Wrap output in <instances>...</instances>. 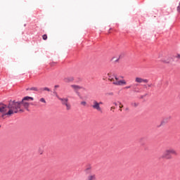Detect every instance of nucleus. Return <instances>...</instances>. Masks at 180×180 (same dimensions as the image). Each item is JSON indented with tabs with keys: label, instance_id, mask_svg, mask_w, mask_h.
<instances>
[{
	"label": "nucleus",
	"instance_id": "obj_1",
	"mask_svg": "<svg viewBox=\"0 0 180 180\" xmlns=\"http://www.w3.org/2000/svg\"><path fill=\"white\" fill-rule=\"evenodd\" d=\"M34 98L30 96H25L22 98L21 102H18L16 101H10L8 105L5 104H0V106H6V112H9V110H12L13 113L10 115H4V116H7V117H11L12 115H15V113H18V112H23L22 110L20 109V105H22L25 109L29 108V103L26 101H34Z\"/></svg>",
	"mask_w": 180,
	"mask_h": 180
},
{
	"label": "nucleus",
	"instance_id": "obj_2",
	"mask_svg": "<svg viewBox=\"0 0 180 180\" xmlns=\"http://www.w3.org/2000/svg\"><path fill=\"white\" fill-rule=\"evenodd\" d=\"M108 79L110 82H112L113 85H116L117 86H123L124 85H127V82L124 79L119 80V77L117 76L112 77L110 73L108 74Z\"/></svg>",
	"mask_w": 180,
	"mask_h": 180
},
{
	"label": "nucleus",
	"instance_id": "obj_3",
	"mask_svg": "<svg viewBox=\"0 0 180 180\" xmlns=\"http://www.w3.org/2000/svg\"><path fill=\"white\" fill-rule=\"evenodd\" d=\"M158 58H159L160 61L164 64H169V63H172V56L167 53H160Z\"/></svg>",
	"mask_w": 180,
	"mask_h": 180
},
{
	"label": "nucleus",
	"instance_id": "obj_4",
	"mask_svg": "<svg viewBox=\"0 0 180 180\" xmlns=\"http://www.w3.org/2000/svg\"><path fill=\"white\" fill-rule=\"evenodd\" d=\"M172 155H178V152L174 148L166 149L162 155V158H165L166 160H171Z\"/></svg>",
	"mask_w": 180,
	"mask_h": 180
},
{
	"label": "nucleus",
	"instance_id": "obj_5",
	"mask_svg": "<svg viewBox=\"0 0 180 180\" xmlns=\"http://www.w3.org/2000/svg\"><path fill=\"white\" fill-rule=\"evenodd\" d=\"M13 113V111L11 110H9V111H6V105H0V117H4L5 115H7L8 116H11Z\"/></svg>",
	"mask_w": 180,
	"mask_h": 180
},
{
	"label": "nucleus",
	"instance_id": "obj_6",
	"mask_svg": "<svg viewBox=\"0 0 180 180\" xmlns=\"http://www.w3.org/2000/svg\"><path fill=\"white\" fill-rule=\"evenodd\" d=\"M58 99L60 101L62 105L63 106H65L66 110H70L71 109V104L68 102V98H60L58 97Z\"/></svg>",
	"mask_w": 180,
	"mask_h": 180
},
{
	"label": "nucleus",
	"instance_id": "obj_7",
	"mask_svg": "<svg viewBox=\"0 0 180 180\" xmlns=\"http://www.w3.org/2000/svg\"><path fill=\"white\" fill-rule=\"evenodd\" d=\"M91 108H93V109H96V110H98V112H101V110H102V108H101L100 103H98V101H93Z\"/></svg>",
	"mask_w": 180,
	"mask_h": 180
},
{
	"label": "nucleus",
	"instance_id": "obj_8",
	"mask_svg": "<svg viewBox=\"0 0 180 180\" xmlns=\"http://www.w3.org/2000/svg\"><path fill=\"white\" fill-rule=\"evenodd\" d=\"M135 82H137L138 84H148V79H143L141 77H136Z\"/></svg>",
	"mask_w": 180,
	"mask_h": 180
},
{
	"label": "nucleus",
	"instance_id": "obj_9",
	"mask_svg": "<svg viewBox=\"0 0 180 180\" xmlns=\"http://www.w3.org/2000/svg\"><path fill=\"white\" fill-rule=\"evenodd\" d=\"M74 81V77H67L64 78V82L69 83L72 82Z\"/></svg>",
	"mask_w": 180,
	"mask_h": 180
},
{
	"label": "nucleus",
	"instance_id": "obj_10",
	"mask_svg": "<svg viewBox=\"0 0 180 180\" xmlns=\"http://www.w3.org/2000/svg\"><path fill=\"white\" fill-rule=\"evenodd\" d=\"M71 88L74 89V91H78L79 89H82V87H81L79 85H76V84H72L70 85Z\"/></svg>",
	"mask_w": 180,
	"mask_h": 180
},
{
	"label": "nucleus",
	"instance_id": "obj_11",
	"mask_svg": "<svg viewBox=\"0 0 180 180\" xmlns=\"http://www.w3.org/2000/svg\"><path fill=\"white\" fill-rule=\"evenodd\" d=\"M27 91H35L36 92H37V91H39V89H37V87H32L30 89H27Z\"/></svg>",
	"mask_w": 180,
	"mask_h": 180
},
{
	"label": "nucleus",
	"instance_id": "obj_12",
	"mask_svg": "<svg viewBox=\"0 0 180 180\" xmlns=\"http://www.w3.org/2000/svg\"><path fill=\"white\" fill-rule=\"evenodd\" d=\"M131 106L137 108V106H139V103H131Z\"/></svg>",
	"mask_w": 180,
	"mask_h": 180
},
{
	"label": "nucleus",
	"instance_id": "obj_13",
	"mask_svg": "<svg viewBox=\"0 0 180 180\" xmlns=\"http://www.w3.org/2000/svg\"><path fill=\"white\" fill-rule=\"evenodd\" d=\"M80 104L82 105V106H86V101H82Z\"/></svg>",
	"mask_w": 180,
	"mask_h": 180
},
{
	"label": "nucleus",
	"instance_id": "obj_14",
	"mask_svg": "<svg viewBox=\"0 0 180 180\" xmlns=\"http://www.w3.org/2000/svg\"><path fill=\"white\" fill-rule=\"evenodd\" d=\"M42 91H47L48 92H50V89H49V87H44L42 89Z\"/></svg>",
	"mask_w": 180,
	"mask_h": 180
},
{
	"label": "nucleus",
	"instance_id": "obj_15",
	"mask_svg": "<svg viewBox=\"0 0 180 180\" xmlns=\"http://www.w3.org/2000/svg\"><path fill=\"white\" fill-rule=\"evenodd\" d=\"M39 101H40L42 103H46V99H44V98H40Z\"/></svg>",
	"mask_w": 180,
	"mask_h": 180
},
{
	"label": "nucleus",
	"instance_id": "obj_16",
	"mask_svg": "<svg viewBox=\"0 0 180 180\" xmlns=\"http://www.w3.org/2000/svg\"><path fill=\"white\" fill-rule=\"evenodd\" d=\"M42 39H43V40H46L47 39V34H44L42 36Z\"/></svg>",
	"mask_w": 180,
	"mask_h": 180
},
{
	"label": "nucleus",
	"instance_id": "obj_17",
	"mask_svg": "<svg viewBox=\"0 0 180 180\" xmlns=\"http://www.w3.org/2000/svg\"><path fill=\"white\" fill-rule=\"evenodd\" d=\"M131 88V86H127L124 87V89H130Z\"/></svg>",
	"mask_w": 180,
	"mask_h": 180
},
{
	"label": "nucleus",
	"instance_id": "obj_18",
	"mask_svg": "<svg viewBox=\"0 0 180 180\" xmlns=\"http://www.w3.org/2000/svg\"><path fill=\"white\" fill-rule=\"evenodd\" d=\"M120 60V56H119V58L115 60V63H118Z\"/></svg>",
	"mask_w": 180,
	"mask_h": 180
},
{
	"label": "nucleus",
	"instance_id": "obj_19",
	"mask_svg": "<svg viewBox=\"0 0 180 180\" xmlns=\"http://www.w3.org/2000/svg\"><path fill=\"white\" fill-rule=\"evenodd\" d=\"M122 108H123V105L122 103H120V109H122Z\"/></svg>",
	"mask_w": 180,
	"mask_h": 180
},
{
	"label": "nucleus",
	"instance_id": "obj_20",
	"mask_svg": "<svg viewBox=\"0 0 180 180\" xmlns=\"http://www.w3.org/2000/svg\"><path fill=\"white\" fill-rule=\"evenodd\" d=\"M88 171H91V167H88L86 169V172H88Z\"/></svg>",
	"mask_w": 180,
	"mask_h": 180
},
{
	"label": "nucleus",
	"instance_id": "obj_21",
	"mask_svg": "<svg viewBox=\"0 0 180 180\" xmlns=\"http://www.w3.org/2000/svg\"><path fill=\"white\" fill-rule=\"evenodd\" d=\"M115 110V107H111L110 110Z\"/></svg>",
	"mask_w": 180,
	"mask_h": 180
},
{
	"label": "nucleus",
	"instance_id": "obj_22",
	"mask_svg": "<svg viewBox=\"0 0 180 180\" xmlns=\"http://www.w3.org/2000/svg\"><path fill=\"white\" fill-rule=\"evenodd\" d=\"M114 105H115V106H117V103H114Z\"/></svg>",
	"mask_w": 180,
	"mask_h": 180
},
{
	"label": "nucleus",
	"instance_id": "obj_23",
	"mask_svg": "<svg viewBox=\"0 0 180 180\" xmlns=\"http://www.w3.org/2000/svg\"><path fill=\"white\" fill-rule=\"evenodd\" d=\"M100 103V105H102L103 103H102V102H100V103Z\"/></svg>",
	"mask_w": 180,
	"mask_h": 180
},
{
	"label": "nucleus",
	"instance_id": "obj_24",
	"mask_svg": "<svg viewBox=\"0 0 180 180\" xmlns=\"http://www.w3.org/2000/svg\"><path fill=\"white\" fill-rule=\"evenodd\" d=\"M148 86H151V84H148Z\"/></svg>",
	"mask_w": 180,
	"mask_h": 180
},
{
	"label": "nucleus",
	"instance_id": "obj_25",
	"mask_svg": "<svg viewBox=\"0 0 180 180\" xmlns=\"http://www.w3.org/2000/svg\"><path fill=\"white\" fill-rule=\"evenodd\" d=\"M120 112H122V109H120Z\"/></svg>",
	"mask_w": 180,
	"mask_h": 180
}]
</instances>
